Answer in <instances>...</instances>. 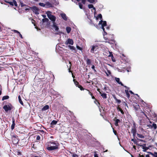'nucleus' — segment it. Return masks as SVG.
<instances>
[{
    "label": "nucleus",
    "mask_w": 157,
    "mask_h": 157,
    "mask_svg": "<svg viewBox=\"0 0 157 157\" xmlns=\"http://www.w3.org/2000/svg\"><path fill=\"white\" fill-rule=\"evenodd\" d=\"M52 13L49 11H47L46 13L47 14L48 17L51 20L53 23L52 26L55 29L56 31H58L59 29L58 27L57 26V25L55 22L56 20V17L54 16L52 14Z\"/></svg>",
    "instance_id": "obj_1"
},
{
    "label": "nucleus",
    "mask_w": 157,
    "mask_h": 157,
    "mask_svg": "<svg viewBox=\"0 0 157 157\" xmlns=\"http://www.w3.org/2000/svg\"><path fill=\"white\" fill-rule=\"evenodd\" d=\"M47 149L49 151L55 150L58 149V144L55 141H50L48 142Z\"/></svg>",
    "instance_id": "obj_2"
},
{
    "label": "nucleus",
    "mask_w": 157,
    "mask_h": 157,
    "mask_svg": "<svg viewBox=\"0 0 157 157\" xmlns=\"http://www.w3.org/2000/svg\"><path fill=\"white\" fill-rule=\"evenodd\" d=\"M99 25H101V28L104 32V36L107 34V33L105 31V28L104 27L106 26V22L105 21H103L101 20L99 22Z\"/></svg>",
    "instance_id": "obj_3"
},
{
    "label": "nucleus",
    "mask_w": 157,
    "mask_h": 157,
    "mask_svg": "<svg viewBox=\"0 0 157 157\" xmlns=\"http://www.w3.org/2000/svg\"><path fill=\"white\" fill-rule=\"evenodd\" d=\"M13 106L11 104H9L4 105L3 108L6 112H7L11 110Z\"/></svg>",
    "instance_id": "obj_4"
},
{
    "label": "nucleus",
    "mask_w": 157,
    "mask_h": 157,
    "mask_svg": "<svg viewBox=\"0 0 157 157\" xmlns=\"http://www.w3.org/2000/svg\"><path fill=\"white\" fill-rule=\"evenodd\" d=\"M30 8H31L33 12L36 14H39V9L36 6L30 7Z\"/></svg>",
    "instance_id": "obj_5"
},
{
    "label": "nucleus",
    "mask_w": 157,
    "mask_h": 157,
    "mask_svg": "<svg viewBox=\"0 0 157 157\" xmlns=\"http://www.w3.org/2000/svg\"><path fill=\"white\" fill-rule=\"evenodd\" d=\"M98 48V47L97 45H93L92 46L90 49V52L91 53H94L97 49Z\"/></svg>",
    "instance_id": "obj_6"
},
{
    "label": "nucleus",
    "mask_w": 157,
    "mask_h": 157,
    "mask_svg": "<svg viewBox=\"0 0 157 157\" xmlns=\"http://www.w3.org/2000/svg\"><path fill=\"white\" fill-rule=\"evenodd\" d=\"M137 116L138 117L139 119H140V124L142 125H144L146 124V122L147 121L146 120H145L144 119H140V117L139 114H137Z\"/></svg>",
    "instance_id": "obj_7"
},
{
    "label": "nucleus",
    "mask_w": 157,
    "mask_h": 157,
    "mask_svg": "<svg viewBox=\"0 0 157 157\" xmlns=\"http://www.w3.org/2000/svg\"><path fill=\"white\" fill-rule=\"evenodd\" d=\"M65 44L66 45L69 44L73 45L74 44V41L72 39L69 38L66 41Z\"/></svg>",
    "instance_id": "obj_8"
},
{
    "label": "nucleus",
    "mask_w": 157,
    "mask_h": 157,
    "mask_svg": "<svg viewBox=\"0 0 157 157\" xmlns=\"http://www.w3.org/2000/svg\"><path fill=\"white\" fill-rule=\"evenodd\" d=\"M60 15L61 17L63 20L65 21H66L67 20L68 17H67L66 14L65 13H61Z\"/></svg>",
    "instance_id": "obj_9"
},
{
    "label": "nucleus",
    "mask_w": 157,
    "mask_h": 157,
    "mask_svg": "<svg viewBox=\"0 0 157 157\" xmlns=\"http://www.w3.org/2000/svg\"><path fill=\"white\" fill-rule=\"evenodd\" d=\"M8 3L11 6H13L14 5L15 6H17V2L15 0H13V2H8Z\"/></svg>",
    "instance_id": "obj_10"
},
{
    "label": "nucleus",
    "mask_w": 157,
    "mask_h": 157,
    "mask_svg": "<svg viewBox=\"0 0 157 157\" xmlns=\"http://www.w3.org/2000/svg\"><path fill=\"white\" fill-rule=\"evenodd\" d=\"M124 86L127 89L126 90H125V93L126 94V95H127V97L128 98H129L130 97V94L128 93V90L129 89V88L128 87H127L126 86Z\"/></svg>",
    "instance_id": "obj_11"
},
{
    "label": "nucleus",
    "mask_w": 157,
    "mask_h": 157,
    "mask_svg": "<svg viewBox=\"0 0 157 157\" xmlns=\"http://www.w3.org/2000/svg\"><path fill=\"white\" fill-rule=\"evenodd\" d=\"M115 79L116 81L119 84L121 85L122 86H124L123 84L121 82H120V78H115Z\"/></svg>",
    "instance_id": "obj_12"
},
{
    "label": "nucleus",
    "mask_w": 157,
    "mask_h": 157,
    "mask_svg": "<svg viewBox=\"0 0 157 157\" xmlns=\"http://www.w3.org/2000/svg\"><path fill=\"white\" fill-rule=\"evenodd\" d=\"M15 125V120L13 118L12 120V124L11 126V129L12 130H13L14 129Z\"/></svg>",
    "instance_id": "obj_13"
},
{
    "label": "nucleus",
    "mask_w": 157,
    "mask_h": 157,
    "mask_svg": "<svg viewBox=\"0 0 157 157\" xmlns=\"http://www.w3.org/2000/svg\"><path fill=\"white\" fill-rule=\"evenodd\" d=\"M99 93L101 94V97L104 99H106L107 98L106 94L105 93H102L101 92H99Z\"/></svg>",
    "instance_id": "obj_14"
},
{
    "label": "nucleus",
    "mask_w": 157,
    "mask_h": 157,
    "mask_svg": "<svg viewBox=\"0 0 157 157\" xmlns=\"http://www.w3.org/2000/svg\"><path fill=\"white\" fill-rule=\"evenodd\" d=\"M49 109V106L48 105H46L44 106L42 109V111H45Z\"/></svg>",
    "instance_id": "obj_15"
},
{
    "label": "nucleus",
    "mask_w": 157,
    "mask_h": 157,
    "mask_svg": "<svg viewBox=\"0 0 157 157\" xmlns=\"http://www.w3.org/2000/svg\"><path fill=\"white\" fill-rule=\"evenodd\" d=\"M45 4H46V6H48V7L46 6L45 7L46 8H47L48 7H52V4L49 2H46V3Z\"/></svg>",
    "instance_id": "obj_16"
},
{
    "label": "nucleus",
    "mask_w": 157,
    "mask_h": 157,
    "mask_svg": "<svg viewBox=\"0 0 157 157\" xmlns=\"http://www.w3.org/2000/svg\"><path fill=\"white\" fill-rule=\"evenodd\" d=\"M120 122V120L118 119H117L115 120V123L114 124L116 126H118V123Z\"/></svg>",
    "instance_id": "obj_17"
},
{
    "label": "nucleus",
    "mask_w": 157,
    "mask_h": 157,
    "mask_svg": "<svg viewBox=\"0 0 157 157\" xmlns=\"http://www.w3.org/2000/svg\"><path fill=\"white\" fill-rule=\"evenodd\" d=\"M66 30L67 32V33H69L71 30V29L70 27H66Z\"/></svg>",
    "instance_id": "obj_18"
},
{
    "label": "nucleus",
    "mask_w": 157,
    "mask_h": 157,
    "mask_svg": "<svg viewBox=\"0 0 157 157\" xmlns=\"http://www.w3.org/2000/svg\"><path fill=\"white\" fill-rule=\"evenodd\" d=\"M140 113L141 115L143 117H144V116L148 118L146 114L142 110L140 111Z\"/></svg>",
    "instance_id": "obj_19"
},
{
    "label": "nucleus",
    "mask_w": 157,
    "mask_h": 157,
    "mask_svg": "<svg viewBox=\"0 0 157 157\" xmlns=\"http://www.w3.org/2000/svg\"><path fill=\"white\" fill-rule=\"evenodd\" d=\"M68 47L71 50H75V48L73 46L69 45L68 46Z\"/></svg>",
    "instance_id": "obj_20"
},
{
    "label": "nucleus",
    "mask_w": 157,
    "mask_h": 157,
    "mask_svg": "<svg viewBox=\"0 0 157 157\" xmlns=\"http://www.w3.org/2000/svg\"><path fill=\"white\" fill-rule=\"evenodd\" d=\"M49 20L48 18H43L42 19V21L43 23L47 22H48Z\"/></svg>",
    "instance_id": "obj_21"
},
{
    "label": "nucleus",
    "mask_w": 157,
    "mask_h": 157,
    "mask_svg": "<svg viewBox=\"0 0 157 157\" xmlns=\"http://www.w3.org/2000/svg\"><path fill=\"white\" fill-rule=\"evenodd\" d=\"M18 100H19V102L20 103L21 105H23V103L22 101L21 100V97H20V95H19L18 96Z\"/></svg>",
    "instance_id": "obj_22"
},
{
    "label": "nucleus",
    "mask_w": 157,
    "mask_h": 157,
    "mask_svg": "<svg viewBox=\"0 0 157 157\" xmlns=\"http://www.w3.org/2000/svg\"><path fill=\"white\" fill-rule=\"evenodd\" d=\"M149 153L153 156L154 157H157V152H155L154 154L151 152H149Z\"/></svg>",
    "instance_id": "obj_23"
},
{
    "label": "nucleus",
    "mask_w": 157,
    "mask_h": 157,
    "mask_svg": "<svg viewBox=\"0 0 157 157\" xmlns=\"http://www.w3.org/2000/svg\"><path fill=\"white\" fill-rule=\"evenodd\" d=\"M132 133H136V127L133 128L131 130Z\"/></svg>",
    "instance_id": "obj_24"
},
{
    "label": "nucleus",
    "mask_w": 157,
    "mask_h": 157,
    "mask_svg": "<svg viewBox=\"0 0 157 157\" xmlns=\"http://www.w3.org/2000/svg\"><path fill=\"white\" fill-rule=\"evenodd\" d=\"M9 98V96L8 95L5 96H3L2 98V100L3 101Z\"/></svg>",
    "instance_id": "obj_25"
},
{
    "label": "nucleus",
    "mask_w": 157,
    "mask_h": 157,
    "mask_svg": "<svg viewBox=\"0 0 157 157\" xmlns=\"http://www.w3.org/2000/svg\"><path fill=\"white\" fill-rule=\"evenodd\" d=\"M137 136L140 138H144V136L142 135L137 133Z\"/></svg>",
    "instance_id": "obj_26"
},
{
    "label": "nucleus",
    "mask_w": 157,
    "mask_h": 157,
    "mask_svg": "<svg viewBox=\"0 0 157 157\" xmlns=\"http://www.w3.org/2000/svg\"><path fill=\"white\" fill-rule=\"evenodd\" d=\"M57 123V121H55V120H53L52 122H51V124L52 125H54L56 124Z\"/></svg>",
    "instance_id": "obj_27"
},
{
    "label": "nucleus",
    "mask_w": 157,
    "mask_h": 157,
    "mask_svg": "<svg viewBox=\"0 0 157 157\" xmlns=\"http://www.w3.org/2000/svg\"><path fill=\"white\" fill-rule=\"evenodd\" d=\"M117 109L118 111H120L121 113L122 114H124V112H123V110L121 109V108L119 107H117Z\"/></svg>",
    "instance_id": "obj_28"
},
{
    "label": "nucleus",
    "mask_w": 157,
    "mask_h": 157,
    "mask_svg": "<svg viewBox=\"0 0 157 157\" xmlns=\"http://www.w3.org/2000/svg\"><path fill=\"white\" fill-rule=\"evenodd\" d=\"M106 75L108 76L109 75L111 74V73L110 71L109 70H107V72H105Z\"/></svg>",
    "instance_id": "obj_29"
},
{
    "label": "nucleus",
    "mask_w": 157,
    "mask_h": 157,
    "mask_svg": "<svg viewBox=\"0 0 157 157\" xmlns=\"http://www.w3.org/2000/svg\"><path fill=\"white\" fill-rule=\"evenodd\" d=\"M39 5L40 6H42V7H46L45 6L46 4L44 3H43L40 2L39 3Z\"/></svg>",
    "instance_id": "obj_30"
},
{
    "label": "nucleus",
    "mask_w": 157,
    "mask_h": 157,
    "mask_svg": "<svg viewBox=\"0 0 157 157\" xmlns=\"http://www.w3.org/2000/svg\"><path fill=\"white\" fill-rule=\"evenodd\" d=\"M91 63V61L90 59H87L86 60V63L87 64L89 65Z\"/></svg>",
    "instance_id": "obj_31"
},
{
    "label": "nucleus",
    "mask_w": 157,
    "mask_h": 157,
    "mask_svg": "<svg viewBox=\"0 0 157 157\" xmlns=\"http://www.w3.org/2000/svg\"><path fill=\"white\" fill-rule=\"evenodd\" d=\"M109 55H108V57H111L112 58H113V54H112V53L110 52H109Z\"/></svg>",
    "instance_id": "obj_32"
},
{
    "label": "nucleus",
    "mask_w": 157,
    "mask_h": 157,
    "mask_svg": "<svg viewBox=\"0 0 157 157\" xmlns=\"http://www.w3.org/2000/svg\"><path fill=\"white\" fill-rule=\"evenodd\" d=\"M77 86L80 89V90H84V89L80 85H78Z\"/></svg>",
    "instance_id": "obj_33"
},
{
    "label": "nucleus",
    "mask_w": 157,
    "mask_h": 157,
    "mask_svg": "<svg viewBox=\"0 0 157 157\" xmlns=\"http://www.w3.org/2000/svg\"><path fill=\"white\" fill-rule=\"evenodd\" d=\"M16 154H17V155H21V152H20V151H19V150H18L17 152H16Z\"/></svg>",
    "instance_id": "obj_34"
},
{
    "label": "nucleus",
    "mask_w": 157,
    "mask_h": 157,
    "mask_svg": "<svg viewBox=\"0 0 157 157\" xmlns=\"http://www.w3.org/2000/svg\"><path fill=\"white\" fill-rule=\"evenodd\" d=\"M152 127H153L154 129H156L157 128V125L155 123H153L152 126Z\"/></svg>",
    "instance_id": "obj_35"
},
{
    "label": "nucleus",
    "mask_w": 157,
    "mask_h": 157,
    "mask_svg": "<svg viewBox=\"0 0 157 157\" xmlns=\"http://www.w3.org/2000/svg\"><path fill=\"white\" fill-rule=\"evenodd\" d=\"M94 6L92 4H89L88 5V7L89 9L93 8Z\"/></svg>",
    "instance_id": "obj_36"
},
{
    "label": "nucleus",
    "mask_w": 157,
    "mask_h": 157,
    "mask_svg": "<svg viewBox=\"0 0 157 157\" xmlns=\"http://www.w3.org/2000/svg\"><path fill=\"white\" fill-rule=\"evenodd\" d=\"M75 80L74 79H73V81L74 82V83L75 85L76 86H78V83L76 81H75Z\"/></svg>",
    "instance_id": "obj_37"
},
{
    "label": "nucleus",
    "mask_w": 157,
    "mask_h": 157,
    "mask_svg": "<svg viewBox=\"0 0 157 157\" xmlns=\"http://www.w3.org/2000/svg\"><path fill=\"white\" fill-rule=\"evenodd\" d=\"M88 2L90 3H93L95 1V0H87Z\"/></svg>",
    "instance_id": "obj_38"
},
{
    "label": "nucleus",
    "mask_w": 157,
    "mask_h": 157,
    "mask_svg": "<svg viewBox=\"0 0 157 157\" xmlns=\"http://www.w3.org/2000/svg\"><path fill=\"white\" fill-rule=\"evenodd\" d=\"M76 48L78 50H82V48H80V47H79L78 45H76Z\"/></svg>",
    "instance_id": "obj_39"
},
{
    "label": "nucleus",
    "mask_w": 157,
    "mask_h": 157,
    "mask_svg": "<svg viewBox=\"0 0 157 157\" xmlns=\"http://www.w3.org/2000/svg\"><path fill=\"white\" fill-rule=\"evenodd\" d=\"M98 17L100 19H101L102 17V15L101 14H100L98 15Z\"/></svg>",
    "instance_id": "obj_40"
},
{
    "label": "nucleus",
    "mask_w": 157,
    "mask_h": 157,
    "mask_svg": "<svg viewBox=\"0 0 157 157\" xmlns=\"http://www.w3.org/2000/svg\"><path fill=\"white\" fill-rule=\"evenodd\" d=\"M12 31H13L14 32H15L16 33H18V34H19L20 33V32L19 31H18L16 30H12Z\"/></svg>",
    "instance_id": "obj_41"
},
{
    "label": "nucleus",
    "mask_w": 157,
    "mask_h": 157,
    "mask_svg": "<svg viewBox=\"0 0 157 157\" xmlns=\"http://www.w3.org/2000/svg\"><path fill=\"white\" fill-rule=\"evenodd\" d=\"M145 144H144L143 145H140V146L142 147V148L143 149H144L145 148Z\"/></svg>",
    "instance_id": "obj_42"
},
{
    "label": "nucleus",
    "mask_w": 157,
    "mask_h": 157,
    "mask_svg": "<svg viewBox=\"0 0 157 157\" xmlns=\"http://www.w3.org/2000/svg\"><path fill=\"white\" fill-rule=\"evenodd\" d=\"M40 139V137L39 135L37 136L36 137V139L37 140H39Z\"/></svg>",
    "instance_id": "obj_43"
},
{
    "label": "nucleus",
    "mask_w": 157,
    "mask_h": 157,
    "mask_svg": "<svg viewBox=\"0 0 157 157\" xmlns=\"http://www.w3.org/2000/svg\"><path fill=\"white\" fill-rule=\"evenodd\" d=\"M79 6L80 9H82V5L81 4L79 3Z\"/></svg>",
    "instance_id": "obj_44"
},
{
    "label": "nucleus",
    "mask_w": 157,
    "mask_h": 157,
    "mask_svg": "<svg viewBox=\"0 0 157 157\" xmlns=\"http://www.w3.org/2000/svg\"><path fill=\"white\" fill-rule=\"evenodd\" d=\"M118 103L120 104L121 101L120 100L117 99V100L116 101Z\"/></svg>",
    "instance_id": "obj_45"
},
{
    "label": "nucleus",
    "mask_w": 157,
    "mask_h": 157,
    "mask_svg": "<svg viewBox=\"0 0 157 157\" xmlns=\"http://www.w3.org/2000/svg\"><path fill=\"white\" fill-rule=\"evenodd\" d=\"M86 1V0H82V3L84 4L85 3Z\"/></svg>",
    "instance_id": "obj_46"
},
{
    "label": "nucleus",
    "mask_w": 157,
    "mask_h": 157,
    "mask_svg": "<svg viewBox=\"0 0 157 157\" xmlns=\"http://www.w3.org/2000/svg\"><path fill=\"white\" fill-rule=\"evenodd\" d=\"M62 33V32H60V31H58L56 33V34H58V35H59V34H60L61 33Z\"/></svg>",
    "instance_id": "obj_47"
},
{
    "label": "nucleus",
    "mask_w": 157,
    "mask_h": 157,
    "mask_svg": "<svg viewBox=\"0 0 157 157\" xmlns=\"http://www.w3.org/2000/svg\"><path fill=\"white\" fill-rule=\"evenodd\" d=\"M113 132L114 134L116 135H117V132L116 131H115L114 129L113 130Z\"/></svg>",
    "instance_id": "obj_48"
},
{
    "label": "nucleus",
    "mask_w": 157,
    "mask_h": 157,
    "mask_svg": "<svg viewBox=\"0 0 157 157\" xmlns=\"http://www.w3.org/2000/svg\"><path fill=\"white\" fill-rule=\"evenodd\" d=\"M42 17L44 18H46V15L45 14H43L42 15Z\"/></svg>",
    "instance_id": "obj_49"
},
{
    "label": "nucleus",
    "mask_w": 157,
    "mask_h": 157,
    "mask_svg": "<svg viewBox=\"0 0 157 157\" xmlns=\"http://www.w3.org/2000/svg\"><path fill=\"white\" fill-rule=\"evenodd\" d=\"M69 63L70 64V67L69 68V71L70 72V67H71V62L70 61H69Z\"/></svg>",
    "instance_id": "obj_50"
},
{
    "label": "nucleus",
    "mask_w": 157,
    "mask_h": 157,
    "mask_svg": "<svg viewBox=\"0 0 157 157\" xmlns=\"http://www.w3.org/2000/svg\"><path fill=\"white\" fill-rule=\"evenodd\" d=\"M94 157H98V154L96 153H95L94 154Z\"/></svg>",
    "instance_id": "obj_51"
},
{
    "label": "nucleus",
    "mask_w": 157,
    "mask_h": 157,
    "mask_svg": "<svg viewBox=\"0 0 157 157\" xmlns=\"http://www.w3.org/2000/svg\"><path fill=\"white\" fill-rule=\"evenodd\" d=\"M19 36L21 37V38H23L22 36L20 33L18 34Z\"/></svg>",
    "instance_id": "obj_52"
},
{
    "label": "nucleus",
    "mask_w": 157,
    "mask_h": 157,
    "mask_svg": "<svg viewBox=\"0 0 157 157\" xmlns=\"http://www.w3.org/2000/svg\"><path fill=\"white\" fill-rule=\"evenodd\" d=\"M25 6V5L23 3H21V7H23Z\"/></svg>",
    "instance_id": "obj_53"
},
{
    "label": "nucleus",
    "mask_w": 157,
    "mask_h": 157,
    "mask_svg": "<svg viewBox=\"0 0 157 157\" xmlns=\"http://www.w3.org/2000/svg\"><path fill=\"white\" fill-rule=\"evenodd\" d=\"M73 157H76L78 156L76 154H73Z\"/></svg>",
    "instance_id": "obj_54"
},
{
    "label": "nucleus",
    "mask_w": 157,
    "mask_h": 157,
    "mask_svg": "<svg viewBox=\"0 0 157 157\" xmlns=\"http://www.w3.org/2000/svg\"><path fill=\"white\" fill-rule=\"evenodd\" d=\"M133 127H134L133 128L136 127V124L135 122H134L133 124Z\"/></svg>",
    "instance_id": "obj_55"
},
{
    "label": "nucleus",
    "mask_w": 157,
    "mask_h": 157,
    "mask_svg": "<svg viewBox=\"0 0 157 157\" xmlns=\"http://www.w3.org/2000/svg\"><path fill=\"white\" fill-rule=\"evenodd\" d=\"M133 134V136L135 137L136 136V133H132Z\"/></svg>",
    "instance_id": "obj_56"
},
{
    "label": "nucleus",
    "mask_w": 157,
    "mask_h": 157,
    "mask_svg": "<svg viewBox=\"0 0 157 157\" xmlns=\"http://www.w3.org/2000/svg\"><path fill=\"white\" fill-rule=\"evenodd\" d=\"M89 94L91 96L93 95V94L90 92H89Z\"/></svg>",
    "instance_id": "obj_57"
},
{
    "label": "nucleus",
    "mask_w": 157,
    "mask_h": 157,
    "mask_svg": "<svg viewBox=\"0 0 157 157\" xmlns=\"http://www.w3.org/2000/svg\"><path fill=\"white\" fill-rule=\"evenodd\" d=\"M94 67H94V65H93V66H92V67H91L92 68V69H94ZM94 70L95 71V70Z\"/></svg>",
    "instance_id": "obj_58"
},
{
    "label": "nucleus",
    "mask_w": 157,
    "mask_h": 157,
    "mask_svg": "<svg viewBox=\"0 0 157 157\" xmlns=\"http://www.w3.org/2000/svg\"><path fill=\"white\" fill-rule=\"evenodd\" d=\"M113 97L114 99L116 101L117 99L116 97L115 96H113Z\"/></svg>",
    "instance_id": "obj_59"
},
{
    "label": "nucleus",
    "mask_w": 157,
    "mask_h": 157,
    "mask_svg": "<svg viewBox=\"0 0 157 157\" xmlns=\"http://www.w3.org/2000/svg\"><path fill=\"white\" fill-rule=\"evenodd\" d=\"M32 157H41L40 156H34V155H33Z\"/></svg>",
    "instance_id": "obj_60"
},
{
    "label": "nucleus",
    "mask_w": 157,
    "mask_h": 157,
    "mask_svg": "<svg viewBox=\"0 0 157 157\" xmlns=\"http://www.w3.org/2000/svg\"><path fill=\"white\" fill-rule=\"evenodd\" d=\"M91 96L92 98V99H95V98H94V97L93 96V95H92Z\"/></svg>",
    "instance_id": "obj_61"
},
{
    "label": "nucleus",
    "mask_w": 157,
    "mask_h": 157,
    "mask_svg": "<svg viewBox=\"0 0 157 157\" xmlns=\"http://www.w3.org/2000/svg\"><path fill=\"white\" fill-rule=\"evenodd\" d=\"M93 9L94 10V12H95L96 11V9L95 7H93Z\"/></svg>",
    "instance_id": "obj_62"
},
{
    "label": "nucleus",
    "mask_w": 157,
    "mask_h": 157,
    "mask_svg": "<svg viewBox=\"0 0 157 157\" xmlns=\"http://www.w3.org/2000/svg\"><path fill=\"white\" fill-rule=\"evenodd\" d=\"M106 28L108 30V29H109V26H107V27H106Z\"/></svg>",
    "instance_id": "obj_63"
},
{
    "label": "nucleus",
    "mask_w": 157,
    "mask_h": 157,
    "mask_svg": "<svg viewBox=\"0 0 157 157\" xmlns=\"http://www.w3.org/2000/svg\"><path fill=\"white\" fill-rule=\"evenodd\" d=\"M146 157H150L149 155H147L146 156Z\"/></svg>",
    "instance_id": "obj_64"
}]
</instances>
